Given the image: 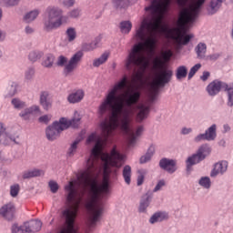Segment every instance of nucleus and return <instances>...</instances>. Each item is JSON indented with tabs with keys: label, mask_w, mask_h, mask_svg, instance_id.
I'll use <instances>...</instances> for the list:
<instances>
[{
	"label": "nucleus",
	"mask_w": 233,
	"mask_h": 233,
	"mask_svg": "<svg viewBox=\"0 0 233 233\" xmlns=\"http://www.w3.org/2000/svg\"><path fill=\"white\" fill-rule=\"evenodd\" d=\"M206 1L207 0L194 1L188 7H185L181 10L177 20V27L171 30L174 34V39L178 45H188L190 39L194 38V35H187L188 32L187 25H190L196 21L201 11V6L205 5Z\"/></svg>",
	"instance_id": "nucleus-4"
},
{
	"label": "nucleus",
	"mask_w": 233,
	"mask_h": 233,
	"mask_svg": "<svg viewBox=\"0 0 233 233\" xmlns=\"http://www.w3.org/2000/svg\"><path fill=\"white\" fill-rule=\"evenodd\" d=\"M43 57V53L40 51H32L29 53L28 59L32 63H35V61H39V59Z\"/></svg>",
	"instance_id": "nucleus-41"
},
{
	"label": "nucleus",
	"mask_w": 233,
	"mask_h": 233,
	"mask_svg": "<svg viewBox=\"0 0 233 233\" xmlns=\"http://www.w3.org/2000/svg\"><path fill=\"white\" fill-rule=\"evenodd\" d=\"M10 194H11L12 198H15L17 196V194H19V185L18 184L11 186Z\"/></svg>",
	"instance_id": "nucleus-51"
},
{
	"label": "nucleus",
	"mask_w": 233,
	"mask_h": 233,
	"mask_svg": "<svg viewBox=\"0 0 233 233\" xmlns=\"http://www.w3.org/2000/svg\"><path fill=\"white\" fill-rule=\"evenodd\" d=\"M81 141H83V137H79L70 145L67 151L68 157H73V156H76V152H77V145H79Z\"/></svg>",
	"instance_id": "nucleus-32"
},
{
	"label": "nucleus",
	"mask_w": 233,
	"mask_h": 233,
	"mask_svg": "<svg viewBox=\"0 0 233 233\" xmlns=\"http://www.w3.org/2000/svg\"><path fill=\"white\" fill-rule=\"evenodd\" d=\"M106 61H108V53H104L100 57L93 61V66H101V65H104V63H106Z\"/></svg>",
	"instance_id": "nucleus-39"
},
{
	"label": "nucleus",
	"mask_w": 233,
	"mask_h": 233,
	"mask_svg": "<svg viewBox=\"0 0 233 233\" xmlns=\"http://www.w3.org/2000/svg\"><path fill=\"white\" fill-rule=\"evenodd\" d=\"M25 232L27 233H35L41 230L43 223L40 220H31L29 222H25Z\"/></svg>",
	"instance_id": "nucleus-20"
},
{
	"label": "nucleus",
	"mask_w": 233,
	"mask_h": 233,
	"mask_svg": "<svg viewBox=\"0 0 233 233\" xmlns=\"http://www.w3.org/2000/svg\"><path fill=\"white\" fill-rule=\"evenodd\" d=\"M223 2H225V0H212L209 4L208 14H210V15H214V14L221 8Z\"/></svg>",
	"instance_id": "nucleus-30"
},
{
	"label": "nucleus",
	"mask_w": 233,
	"mask_h": 233,
	"mask_svg": "<svg viewBox=\"0 0 233 233\" xmlns=\"http://www.w3.org/2000/svg\"><path fill=\"white\" fill-rule=\"evenodd\" d=\"M99 159L105 163L102 184L110 185L111 174H113V177H117V168L123 167L127 156L117 151L116 147H114L110 154H102Z\"/></svg>",
	"instance_id": "nucleus-7"
},
{
	"label": "nucleus",
	"mask_w": 233,
	"mask_h": 233,
	"mask_svg": "<svg viewBox=\"0 0 233 233\" xmlns=\"http://www.w3.org/2000/svg\"><path fill=\"white\" fill-rule=\"evenodd\" d=\"M188 74V69L185 66H180L177 68L176 71V77L177 79L181 80L185 79L187 77V75Z\"/></svg>",
	"instance_id": "nucleus-36"
},
{
	"label": "nucleus",
	"mask_w": 233,
	"mask_h": 233,
	"mask_svg": "<svg viewBox=\"0 0 233 233\" xmlns=\"http://www.w3.org/2000/svg\"><path fill=\"white\" fill-rule=\"evenodd\" d=\"M99 159L105 163L102 184L110 185L111 174H113V177H117V168L123 167L127 156L117 151L116 147H114L110 154H102Z\"/></svg>",
	"instance_id": "nucleus-6"
},
{
	"label": "nucleus",
	"mask_w": 233,
	"mask_h": 233,
	"mask_svg": "<svg viewBox=\"0 0 233 233\" xmlns=\"http://www.w3.org/2000/svg\"><path fill=\"white\" fill-rule=\"evenodd\" d=\"M52 119V116L51 115H45L42 116L38 118V121L40 123H46V125H47V123H50V120Z\"/></svg>",
	"instance_id": "nucleus-54"
},
{
	"label": "nucleus",
	"mask_w": 233,
	"mask_h": 233,
	"mask_svg": "<svg viewBox=\"0 0 233 233\" xmlns=\"http://www.w3.org/2000/svg\"><path fill=\"white\" fill-rule=\"evenodd\" d=\"M39 14H41L39 9H34L25 15L24 21L25 23H32V21H35V19H37V15H39Z\"/></svg>",
	"instance_id": "nucleus-31"
},
{
	"label": "nucleus",
	"mask_w": 233,
	"mask_h": 233,
	"mask_svg": "<svg viewBox=\"0 0 233 233\" xmlns=\"http://www.w3.org/2000/svg\"><path fill=\"white\" fill-rule=\"evenodd\" d=\"M188 3V0H177V4L178 6H181V8H185Z\"/></svg>",
	"instance_id": "nucleus-61"
},
{
	"label": "nucleus",
	"mask_w": 233,
	"mask_h": 233,
	"mask_svg": "<svg viewBox=\"0 0 233 233\" xmlns=\"http://www.w3.org/2000/svg\"><path fill=\"white\" fill-rule=\"evenodd\" d=\"M15 213V208L14 204H6L0 208V216L7 221L14 219V214Z\"/></svg>",
	"instance_id": "nucleus-19"
},
{
	"label": "nucleus",
	"mask_w": 233,
	"mask_h": 233,
	"mask_svg": "<svg viewBox=\"0 0 233 233\" xmlns=\"http://www.w3.org/2000/svg\"><path fill=\"white\" fill-rule=\"evenodd\" d=\"M153 198L154 194L150 191H147L141 197L138 206V212L140 214H147V209L150 207Z\"/></svg>",
	"instance_id": "nucleus-14"
},
{
	"label": "nucleus",
	"mask_w": 233,
	"mask_h": 233,
	"mask_svg": "<svg viewBox=\"0 0 233 233\" xmlns=\"http://www.w3.org/2000/svg\"><path fill=\"white\" fill-rule=\"evenodd\" d=\"M25 32L27 35L34 34V28L30 27V25L25 26Z\"/></svg>",
	"instance_id": "nucleus-62"
},
{
	"label": "nucleus",
	"mask_w": 233,
	"mask_h": 233,
	"mask_svg": "<svg viewBox=\"0 0 233 233\" xmlns=\"http://www.w3.org/2000/svg\"><path fill=\"white\" fill-rule=\"evenodd\" d=\"M168 219V213L166 211L155 212L149 218L150 225H156V223H161V221H167Z\"/></svg>",
	"instance_id": "nucleus-22"
},
{
	"label": "nucleus",
	"mask_w": 233,
	"mask_h": 233,
	"mask_svg": "<svg viewBox=\"0 0 233 233\" xmlns=\"http://www.w3.org/2000/svg\"><path fill=\"white\" fill-rule=\"evenodd\" d=\"M101 43V36H97L95 38V40L89 44H84L82 48L84 52H92L99 46V44Z\"/></svg>",
	"instance_id": "nucleus-26"
},
{
	"label": "nucleus",
	"mask_w": 233,
	"mask_h": 233,
	"mask_svg": "<svg viewBox=\"0 0 233 233\" xmlns=\"http://www.w3.org/2000/svg\"><path fill=\"white\" fill-rule=\"evenodd\" d=\"M207 59L208 61H217V59H219V54H213L207 56Z\"/></svg>",
	"instance_id": "nucleus-59"
},
{
	"label": "nucleus",
	"mask_w": 233,
	"mask_h": 233,
	"mask_svg": "<svg viewBox=\"0 0 233 233\" xmlns=\"http://www.w3.org/2000/svg\"><path fill=\"white\" fill-rule=\"evenodd\" d=\"M210 152H212V148H210V146L204 144L198 147L197 154L205 160L208 156H210Z\"/></svg>",
	"instance_id": "nucleus-33"
},
{
	"label": "nucleus",
	"mask_w": 233,
	"mask_h": 233,
	"mask_svg": "<svg viewBox=\"0 0 233 233\" xmlns=\"http://www.w3.org/2000/svg\"><path fill=\"white\" fill-rule=\"evenodd\" d=\"M201 68V64H196L192 66L188 73V79H190L193 76H196V73Z\"/></svg>",
	"instance_id": "nucleus-48"
},
{
	"label": "nucleus",
	"mask_w": 233,
	"mask_h": 233,
	"mask_svg": "<svg viewBox=\"0 0 233 233\" xmlns=\"http://www.w3.org/2000/svg\"><path fill=\"white\" fill-rule=\"evenodd\" d=\"M84 97H85V91H83V89H78V90L73 91L71 94L68 95L67 101L68 103L76 105V103H81Z\"/></svg>",
	"instance_id": "nucleus-21"
},
{
	"label": "nucleus",
	"mask_w": 233,
	"mask_h": 233,
	"mask_svg": "<svg viewBox=\"0 0 233 233\" xmlns=\"http://www.w3.org/2000/svg\"><path fill=\"white\" fill-rule=\"evenodd\" d=\"M216 130H217V126L216 124H213L211 127L208 128V130L205 131L204 134L206 135L207 141H214V139H216L218 136L216 133Z\"/></svg>",
	"instance_id": "nucleus-34"
},
{
	"label": "nucleus",
	"mask_w": 233,
	"mask_h": 233,
	"mask_svg": "<svg viewBox=\"0 0 233 233\" xmlns=\"http://www.w3.org/2000/svg\"><path fill=\"white\" fill-rule=\"evenodd\" d=\"M49 187L51 192H53V194H56V192L59 190V185H57V182L54 180L49 181Z\"/></svg>",
	"instance_id": "nucleus-50"
},
{
	"label": "nucleus",
	"mask_w": 233,
	"mask_h": 233,
	"mask_svg": "<svg viewBox=\"0 0 233 233\" xmlns=\"http://www.w3.org/2000/svg\"><path fill=\"white\" fill-rule=\"evenodd\" d=\"M60 121L65 130H68L70 127L72 128H77L81 125V115L79 114V112L75 111L74 117L72 119L61 117Z\"/></svg>",
	"instance_id": "nucleus-13"
},
{
	"label": "nucleus",
	"mask_w": 233,
	"mask_h": 233,
	"mask_svg": "<svg viewBox=\"0 0 233 233\" xmlns=\"http://www.w3.org/2000/svg\"><path fill=\"white\" fill-rule=\"evenodd\" d=\"M191 127H182L180 134H182V136H188V134H191Z\"/></svg>",
	"instance_id": "nucleus-58"
},
{
	"label": "nucleus",
	"mask_w": 233,
	"mask_h": 233,
	"mask_svg": "<svg viewBox=\"0 0 233 233\" xmlns=\"http://www.w3.org/2000/svg\"><path fill=\"white\" fill-rule=\"evenodd\" d=\"M66 35L68 43H74L77 37V31L74 27H69L66 31Z\"/></svg>",
	"instance_id": "nucleus-37"
},
{
	"label": "nucleus",
	"mask_w": 233,
	"mask_h": 233,
	"mask_svg": "<svg viewBox=\"0 0 233 233\" xmlns=\"http://www.w3.org/2000/svg\"><path fill=\"white\" fill-rule=\"evenodd\" d=\"M210 77V72L208 71H204L202 76H200V79L202 81H207Z\"/></svg>",
	"instance_id": "nucleus-60"
},
{
	"label": "nucleus",
	"mask_w": 233,
	"mask_h": 233,
	"mask_svg": "<svg viewBox=\"0 0 233 233\" xmlns=\"http://www.w3.org/2000/svg\"><path fill=\"white\" fill-rule=\"evenodd\" d=\"M97 170V164L88 167L77 175L76 179L71 180L65 186L66 192H68L66 197L67 208L62 212L65 219L64 227L59 233H77L76 227V218H77V211L79 205H81V198H76L78 188L86 190L90 187L89 199L86 207L89 212L87 226L89 230L96 228L97 222L101 219L103 212H105V205L101 201L102 198H106L110 194V185L102 184L97 185L94 179V172Z\"/></svg>",
	"instance_id": "nucleus-2"
},
{
	"label": "nucleus",
	"mask_w": 233,
	"mask_h": 233,
	"mask_svg": "<svg viewBox=\"0 0 233 233\" xmlns=\"http://www.w3.org/2000/svg\"><path fill=\"white\" fill-rule=\"evenodd\" d=\"M19 87V84L16 82H12L11 86L8 88L7 97H14L15 94H17V88Z\"/></svg>",
	"instance_id": "nucleus-44"
},
{
	"label": "nucleus",
	"mask_w": 233,
	"mask_h": 233,
	"mask_svg": "<svg viewBox=\"0 0 233 233\" xmlns=\"http://www.w3.org/2000/svg\"><path fill=\"white\" fill-rule=\"evenodd\" d=\"M12 233H27L26 228H25V223L22 226H18L17 224H14L12 226Z\"/></svg>",
	"instance_id": "nucleus-47"
},
{
	"label": "nucleus",
	"mask_w": 233,
	"mask_h": 233,
	"mask_svg": "<svg viewBox=\"0 0 233 233\" xmlns=\"http://www.w3.org/2000/svg\"><path fill=\"white\" fill-rule=\"evenodd\" d=\"M65 130L63 124L61 123V118L58 121H55L51 126H49L46 130V136L48 141H54L61 136V132Z\"/></svg>",
	"instance_id": "nucleus-12"
},
{
	"label": "nucleus",
	"mask_w": 233,
	"mask_h": 233,
	"mask_svg": "<svg viewBox=\"0 0 233 233\" xmlns=\"http://www.w3.org/2000/svg\"><path fill=\"white\" fill-rule=\"evenodd\" d=\"M201 161H204V158L201 157L198 152L193 154L191 157H189L186 163L187 168H190V167H194V165H198V163H201Z\"/></svg>",
	"instance_id": "nucleus-27"
},
{
	"label": "nucleus",
	"mask_w": 233,
	"mask_h": 233,
	"mask_svg": "<svg viewBox=\"0 0 233 233\" xmlns=\"http://www.w3.org/2000/svg\"><path fill=\"white\" fill-rule=\"evenodd\" d=\"M195 143H201V141H207V135L205 133L199 134L194 138Z\"/></svg>",
	"instance_id": "nucleus-55"
},
{
	"label": "nucleus",
	"mask_w": 233,
	"mask_h": 233,
	"mask_svg": "<svg viewBox=\"0 0 233 233\" xmlns=\"http://www.w3.org/2000/svg\"><path fill=\"white\" fill-rule=\"evenodd\" d=\"M177 162L174 159H169V158H162L159 161V167L162 168V170H165L168 174H174L176 170H177Z\"/></svg>",
	"instance_id": "nucleus-17"
},
{
	"label": "nucleus",
	"mask_w": 233,
	"mask_h": 233,
	"mask_svg": "<svg viewBox=\"0 0 233 233\" xmlns=\"http://www.w3.org/2000/svg\"><path fill=\"white\" fill-rule=\"evenodd\" d=\"M198 59H205L207 57V44L200 42L195 47Z\"/></svg>",
	"instance_id": "nucleus-25"
},
{
	"label": "nucleus",
	"mask_w": 233,
	"mask_h": 233,
	"mask_svg": "<svg viewBox=\"0 0 233 233\" xmlns=\"http://www.w3.org/2000/svg\"><path fill=\"white\" fill-rule=\"evenodd\" d=\"M17 139H19V134L7 132L5 124L0 122V145H5V147L12 145L13 143L15 145H19Z\"/></svg>",
	"instance_id": "nucleus-11"
},
{
	"label": "nucleus",
	"mask_w": 233,
	"mask_h": 233,
	"mask_svg": "<svg viewBox=\"0 0 233 233\" xmlns=\"http://www.w3.org/2000/svg\"><path fill=\"white\" fill-rule=\"evenodd\" d=\"M225 85H228V84L225 82H221L219 80H214L208 84V86L206 87V90L208 96H211V97H214V96H218V92H221V88L225 90Z\"/></svg>",
	"instance_id": "nucleus-16"
},
{
	"label": "nucleus",
	"mask_w": 233,
	"mask_h": 233,
	"mask_svg": "<svg viewBox=\"0 0 233 233\" xmlns=\"http://www.w3.org/2000/svg\"><path fill=\"white\" fill-rule=\"evenodd\" d=\"M3 17V10L0 9V19Z\"/></svg>",
	"instance_id": "nucleus-64"
},
{
	"label": "nucleus",
	"mask_w": 233,
	"mask_h": 233,
	"mask_svg": "<svg viewBox=\"0 0 233 233\" xmlns=\"http://www.w3.org/2000/svg\"><path fill=\"white\" fill-rule=\"evenodd\" d=\"M198 184L200 185V187H203V188H210V187L212 186V182L210 181V177H202L199 181Z\"/></svg>",
	"instance_id": "nucleus-45"
},
{
	"label": "nucleus",
	"mask_w": 233,
	"mask_h": 233,
	"mask_svg": "<svg viewBox=\"0 0 233 233\" xmlns=\"http://www.w3.org/2000/svg\"><path fill=\"white\" fill-rule=\"evenodd\" d=\"M122 176L127 185L132 183V167L128 165L125 166L122 171Z\"/></svg>",
	"instance_id": "nucleus-29"
},
{
	"label": "nucleus",
	"mask_w": 233,
	"mask_h": 233,
	"mask_svg": "<svg viewBox=\"0 0 233 233\" xmlns=\"http://www.w3.org/2000/svg\"><path fill=\"white\" fill-rule=\"evenodd\" d=\"M35 74V69L34 67H30L25 71V79L30 80L32 77H34V75Z\"/></svg>",
	"instance_id": "nucleus-53"
},
{
	"label": "nucleus",
	"mask_w": 233,
	"mask_h": 233,
	"mask_svg": "<svg viewBox=\"0 0 233 233\" xmlns=\"http://www.w3.org/2000/svg\"><path fill=\"white\" fill-rule=\"evenodd\" d=\"M21 0H0V6H5V8H12L17 6Z\"/></svg>",
	"instance_id": "nucleus-40"
},
{
	"label": "nucleus",
	"mask_w": 233,
	"mask_h": 233,
	"mask_svg": "<svg viewBox=\"0 0 233 233\" xmlns=\"http://www.w3.org/2000/svg\"><path fill=\"white\" fill-rule=\"evenodd\" d=\"M54 65V55H47L42 62V66L46 68H51Z\"/></svg>",
	"instance_id": "nucleus-43"
},
{
	"label": "nucleus",
	"mask_w": 233,
	"mask_h": 233,
	"mask_svg": "<svg viewBox=\"0 0 233 233\" xmlns=\"http://www.w3.org/2000/svg\"><path fill=\"white\" fill-rule=\"evenodd\" d=\"M156 152V147L154 146H150L147 151V153L140 157V163L141 165H144L145 163H148L152 159V156H154V153Z\"/></svg>",
	"instance_id": "nucleus-28"
},
{
	"label": "nucleus",
	"mask_w": 233,
	"mask_h": 233,
	"mask_svg": "<svg viewBox=\"0 0 233 233\" xmlns=\"http://www.w3.org/2000/svg\"><path fill=\"white\" fill-rule=\"evenodd\" d=\"M225 86V92L228 94V106H233V83L224 85Z\"/></svg>",
	"instance_id": "nucleus-35"
},
{
	"label": "nucleus",
	"mask_w": 233,
	"mask_h": 233,
	"mask_svg": "<svg viewBox=\"0 0 233 233\" xmlns=\"http://www.w3.org/2000/svg\"><path fill=\"white\" fill-rule=\"evenodd\" d=\"M37 114H41V108L37 105L31 106L30 107H26L23 109L19 113V116L24 121H28L31 119L32 116H37Z\"/></svg>",
	"instance_id": "nucleus-15"
},
{
	"label": "nucleus",
	"mask_w": 233,
	"mask_h": 233,
	"mask_svg": "<svg viewBox=\"0 0 233 233\" xmlns=\"http://www.w3.org/2000/svg\"><path fill=\"white\" fill-rule=\"evenodd\" d=\"M50 96V93L48 91H42L40 93V98H39V103L44 108V110L48 111L49 108H52V102L48 100V96Z\"/></svg>",
	"instance_id": "nucleus-23"
},
{
	"label": "nucleus",
	"mask_w": 233,
	"mask_h": 233,
	"mask_svg": "<svg viewBox=\"0 0 233 233\" xmlns=\"http://www.w3.org/2000/svg\"><path fill=\"white\" fill-rule=\"evenodd\" d=\"M11 104L13 105L15 110H23L26 106V102L21 100L20 98L15 97L11 100Z\"/></svg>",
	"instance_id": "nucleus-38"
},
{
	"label": "nucleus",
	"mask_w": 233,
	"mask_h": 233,
	"mask_svg": "<svg viewBox=\"0 0 233 233\" xmlns=\"http://www.w3.org/2000/svg\"><path fill=\"white\" fill-rule=\"evenodd\" d=\"M0 39H5V35L1 30H0Z\"/></svg>",
	"instance_id": "nucleus-63"
},
{
	"label": "nucleus",
	"mask_w": 233,
	"mask_h": 233,
	"mask_svg": "<svg viewBox=\"0 0 233 233\" xmlns=\"http://www.w3.org/2000/svg\"><path fill=\"white\" fill-rule=\"evenodd\" d=\"M84 56L85 54L83 51H77L70 57L69 60L68 57L65 56H59L56 61V66L61 67L64 66L63 74L66 77H68L69 76H72L76 68L79 66V63L83 61Z\"/></svg>",
	"instance_id": "nucleus-10"
},
{
	"label": "nucleus",
	"mask_w": 233,
	"mask_h": 233,
	"mask_svg": "<svg viewBox=\"0 0 233 233\" xmlns=\"http://www.w3.org/2000/svg\"><path fill=\"white\" fill-rule=\"evenodd\" d=\"M46 18L44 20V28L46 32H50L52 30H57L60 28L65 23H68V19H76L79 15H81V10L78 8L73 9L67 13V15H63V9L56 6L50 5L46 9Z\"/></svg>",
	"instance_id": "nucleus-5"
},
{
	"label": "nucleus",
	"mask_w": 233,
	"mask_h": 233,
	"mask_svg": "<svg viewBox=\"0 0 233 233\" xmlns=\"http://www.w3.org/2000/svg\"><path fill=\"white\" fill-rule=\"evenodd\" d=\"M228 168V162L222 160L218 163H216L214 168L210 172L211 177H217V176H223Z\"/></svg>",
	"instance_id": "nucleus-18"
},
{
	"label": "nucleus",
	"mask_w": 233,
	"mask_h": 233,
	"mask_svg": "<svg viewBox=\"0 0 233 233\" xmlns=\"http://www.w3.org/2000/svg\"><path fill=\"white\" fill-rule=\"evenodd\" d=\"M100 130L102 132V136L97 135V133H92L86 139V144L90 145V143H96L94 147L91 150V155L86 162V167L90 168V167H94V165H97L99 163V158L102 157L103 154H108L103 152V148H105V145L108 141V137L112 136V132L114 130L109 131L107 135L103 133V127L100 123Z\"/></svg>",
	"instance_id": "nucleus-8"
},
{
	"label": "nucleus",
	"mask_w": 233,
	"mask_h": 233,
	"mask_svg": "<svg viewBox=\"0 0 233 233\" xmlns=\"http://www.w3.org/2000/svg\"><path fill=\"white\" fill-rule=\"evenodd\" d=\"M143 183H145V175L140 174V175L137 177V185L138 187H141V185H143Z\"/></svg>",
	"instance_id": "nucleus-57"
},
{
	"label": "nucleus",
	"mask_w": 233,
	"mask_h": 233,
	"mask_svg": "<svg viewBox=\"0 0 233 233\" xmlns=\"http://www.w3.org/2000/svg\"><path fill=\"white\" fill-rule=\"evenodd\" d=\"M112 3L116 8H127L130 5L128 0H112Z\"/></svg>",
	"instance_id": "nucleus-46"
},
{
	"label": "nucleus",
	"mask_w": 233,
	"mask_h": 233,
	"mask_svg": "<svg viewBox=\"0 0 233 233\" xmlns=\"http://www.w3.org/2000/svg\"><path fill=\"white\" fill-rule=\"evenodd\" d=\"M173 56L174 53H172V50L170 49L164 51L162 54V57L165 61H168Z\"/></svg>",
	"instance_id": "nucleus-52"
},
{
	"label": "nucleus",
	"mask_w": 233,
	"mask_h": 233,
	"mask_svg": "<svg viewBox=\"0 0 233 233\" xmlns=\"http://www.w3.org/2000/svg\"><path fill=\"white\" fill-rule=\"evenodd\" d=\"M163 187H165V180H159L155 188L153 189V192H159V190L163 188Z\"/></svg>",
	"instance_id": "nucleus-56"
},
{
	"label": "nucleus",
	"mask_w": 233,
	"mask_h": 233,
	"mask_svg": "<svg viewBox=\"0 0 233 233\" xmlns=\"http://www.w3.org/2000/svg\"><path fill=\"white\" fill-rule=\"evenodd\" d=\"M39 176H45V171L42 169H30L22 173L23 179H30L32 177H39Z\"/></svg>",
	"instance_id": "nucleus-24"
},
{
	"label": "nucleus",
	"mask_w": 233,
	"mask_h": 233,
	"mask_svg": "<svg viewBox=\"0 0 233 233\" xmlns=\"http://www.w3.org/2000/svg\"><path fill=\"white\" fill-rule=\"evenodd\" d=\"M128 83L127 76L116 82L111 89L108 90L106 98L98 107V114L105 116L108 111V108L112 109L111 115L108 119H105L101 122V127L103 134L108 136L111 130H117L120 128L124 134L127 136L128 147H136L137 143V137L143 134L145 128L143 126L137 127L136 132L130 129V123H132V117H134L135 110H138L137 113V123H143L145 119L148 117L150 114V105L138 104L141 99V92L137 90H130L125 93L123 103H117L119 101V92H123ZM134 105H137L134 106Z\"/></svg>",
	"instance_id": "nucleus-1"
},
{
	"label": "nucleus",
	"mask_w": 233,
	"mask_h": 233,
	"mask_svg": "<svg viewBox=\"0 0 233 233\" xmlns=\"http://www.w3.org/2000/svg\"><path fill=\"white\" fill-rule=\"evenodd\" d=\"M120 30L122 34H128L132 30V23L130 21L121 22Z\"/></svg>",
	"instance_id": "nucleus-42"
},
{
	"label": "nucleus",
	"mask_w": 233,
	"mask_h": 233,
	"mask_svg": "<svg viewBox=\"0 0 233 233\" xmlns=\"http://www.w3.org/2000/svg\"><path fill=\"white\" fill-rule=\"evenodd\" d=\"M60 5H63L66 8H72L76 5V0H60Z\"/></svg>",
	"instance_id": "nucleus-49"
},
{
	"label": "nucleus",
	"mask_w": 233,
	"mask_h": 233,
	"mask_svg": "<svg viewBox=\"0 0 233 233\" xmlns=\"http://www.w3.org/2000/svg\"><path fill=\"white\" fill-rule=\"evenodd\" d=\"M172 0H152L150 5L145 7V12H150L151 16H147L142 20L136 33V37L144 43L136 44L131 48L126 59L127 70H134L136 66H141L143 70L148 68L149 62L143 51L145 46L147 50H154L156 47L154 34L161 28L163 16L168 12Z\"/></svg>",
	"instance_id": "nucleus-3"
},
{
	"label": "nucleus",
	"mask_w": 233,
	"mask_h": 233,
	"mask_svg": "<svg viewBox=\"0 0 233 233\" xmlns=\"http://www.w3.org/2000/svg\"><path fill=\"white\" fill-rule=\"evenodd\" d=\"M154 68H156L157 71L155 73V76L150 84V87L154 94H157V92H159V88H163L165 85H168V83L172 81L174 72H172L171 69L163 67V62H161V60L158 58L154 60Z\"/></svg>",
	"instance_id": "nucleus-9"
}]
</instances>
